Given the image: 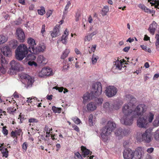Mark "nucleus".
<instances>
[{
    "label": "nucleus",
    "instance_id": "f257e3e1",
    "mask_svg": "<svg viewBox=\"0 0 159 159\" xmlns=\"http://www.w3.org/2000/svg\"><path fill=\"white\" fill-rule=\"evenodd\" d=\"M155 113L149 111L140 116L137 120V125L141 128H146L150 123H152L154 119Z\"/></svg>",
    "mask_w": 159,
    "mask_h": 159
},
{
    "label": "nucleus",
    "instance_id": "f03ea898",
    "mask_svg": "<svg viewBox=\"0 0 159 159\" xmlns=\"http://www.w3.org/2000/svg\"><path fill=\"white\" fill-rule=\"evenodd\" d=\"M116 124L112 121H109L106 126L101 130V135L103 140L106 142L108 140L109 136L111 132L115 129Z\"/></svg>",
    "mask_w": 159,
    "mask_h": 159
},
{
    "label": "nucleus",
    "instance_id": "7ed1b4c3",
    "mask_svg": "<svg viewBox=\"0 0 159 159\" xmlns=\"http://www.w3.org/2000/svg\"><path fill=\"white\" fill-rule=\"evenodd\" d=\"M136 101L135 98H132L129 102L124 105L122 109L124 116H134V109Z\"/></svg>",
    "mask_w": 159,
    "mask_h": 159
},
{
    "label": "nucleus",
    "instance_id": "20e7f679",
    "mask_svg": "<svg viewBox=\"0 0 159 159\" xmlns=\"http://www.w3.org/2000/svg\"><path fill=\"white\" fill-rule=\"evenodd\" d=\"M28 53V49L25 44L20 45L16 50V57L18 60H22Z\"/></svg>",
    "mask_w": 159,
    "mask_h": 159
},
{
    "label": "nucleus",
    "instance_id": "39448f33",
    "mask_svg": "<svg viewBox=\"0 0 159 159\" xmlns=\"http://www.w3.org/2000/svg\"><path fill=\"white\" fill-rule=\"evenodd\" d=\"M152 134L149 129H147L144 132L137 134L136 138L139 141H144L148 143L150 142L152 139Z\"/></svg>",
    "mask_w": 159,
    "mask_h": 159
},
{
    "label": "nucleus",
    "instance_id": "423d86ee",
    "mask_svg": "<svg viewBox=\"0 0 159 159\" xmlns=\"http://www.w3.org/2000/svg\"><path fill=\"white\" fill-rule=\"evenodd\" d=\"M102 85L100 82H97L92 84L91 93L93 96H99L102 93Z\"/></svg>",
    "mask_w": 159,
    "mask_h": 159
},
{
    "label": "nucleus",
    "instance_id": "0eeeda50",
    "mask_svg": "<svg viewBox=\"0 0 159 159\" xmlns=\"http://www.w3.org/2000/svg\"><path fill=\"white\" fill-rule=\"evenodd\" d=\"M147 109V107L143 104H139L136 107L135 106L134 109V116L136 118L137 116L143 115Z\"/></svg>",
    "mask_w": 159,
    "mask_h": 159
},
{
    "label": "nucleus",
    "instance_id": "6e6552de",
    "mask_svg": "<svg viewBox=\"0 0 159 159\" xmlns=\"http://www.w3.org/2000/svg\"><path fill=\"white\" fill-rule=\"evenodd\" d=\"M20 77L23 80V83H24L26 88H27L32 86L34 81L33 78L32 77L28 75L23 74L21 75Z\"/></svg>",
    "mask_w": 159,
    "mask_h": 159
},
{
    "label": "nucleus",
    "instance_id": "1a4fd4ad",
    "mask_svg": "<svg viewBox=\"0 0 159 159\" xmlns=\"http://www.w3.org/2000/svg\"><path fill=\"white\" fill-rule=\"evenodd\" d=\"M53 74L52 70L48 68H43L39 71L38 74V76L40 77H44L45 76L52 75Z\"/></svg>",
    "mask_w": 159,
    "mask_h": 159
},
{
    "label": "nucleus",
    "instance_id": "9d476101",
    "mask_svg": "<svg viewBox=\"0 0 159 159\" xmlns=\"http://www.w3.org/2000/svg\"><path fill=\"white\" fill-rule=\"evenodd\" d=\"M117 92L116 88L113 86H109L106 88L105 93L107 96L111 97L115 96Z\"/></svg>",
    "mask_w": 159,
    "mask_h": 159
},
{
    "label": "nucleus",
    "instance_id": "9b49d317",
    "mask_svg": "<svg viewBox=\"0 0 159 159\" xmlns=\"http://www.w3.org/2000/svg\"><path fill=\"white\" fill-rule=\"evenodd\" d=\"M135 117L131 116H123L120 120L121 123L126 125H130L133 123Z\"/></svg>",
    "mask_w": 159,
    "mask_h": 159
},
{
    "label": "nucleus",
    "instance_id": "f8f14e48",
    "mask_svg": "<svg viewBox=\"0 0 159 159\" xmlns=\"http://www.w3.org/2000/svg\"><path fill=\"white\" fill-rule=\"evenodd\" d=\"M16 35L17 39L20 42L23 43L24 41L25 36L24 32L22 29L18 28L16 29Z\"/></svg>",
    "mask_w": 159,
    "mask_h": 159
},
{
    "label": "nucleus",
    "instance_id": "ddd939ff",
    "mask_svg": "<svg viewBox=\"0 0 159 159\" xmlns=\"http://www.w3.org/2000/svg\"><path fill=\"white\" fill-rule=\"evenodd\" d=\"M123 156L124 159H133L134 152L130 148L125 149L123 152Z\"/></svg>",
    "mask_w": 159,
    "mask_h": 159
},
{
    "label": "nucleus",
    "instance_id": "4468645a",
    "mask_svg": "<svg viewBox=\"0 0 159 159\" xmlns=\"http://www.w3.org/2000/svg\"><path fill=\"white\" fill-rule=\"evenodd\" d=\"M61 26L60 25H56L52 31L50 32L52 38H54L60 34Z\"/></svg>",
    "mask_w": 159,
    "mask_h": 159
},
{
    "label": "nucleus",
    "instance_id": "2eb2a0df",
    "mask_svg": "<svg viewBox=\"0 0 159 159\" xmlns=\"http://www.w3.org/2000/svg\"><path fill=\"white\" fill-rule=\"evenodd\" d=\"M46 47L43 44H40L37 47H35L34 49L31 52L34 54H38L39 52H43L45 49Z\"/></svg>",
    "mask_w": 159,
    "mask_h": 159
},
{
    "label": "nucleus",
    "instance_id": "dca6fc26",
    "mask_svg": "<svg viewBox=\"0 0 159 159\" xmlns=\"http://www.w3.org/2000/svg\"><path fill=\"white\" fill-rule=\"evenodd\" d=\"M27 43L29 46V50L30 52H31L36 45L35 41L33 38H29L27 39Z\"/></svg>",
    "mask_w": 159,
    "mask_h": 159
},
{
    "label": "nucleus",
    "instance_id": "f3484780",
    "mask_svg": "<svg viewBox=\"0 0 159 159\" xmlns=\"http://www.w3.org/2000/svg\"><path fill=\"white\" fill-rule=\"evenodd\" d=\"M93 94L91 93L86 92L83 96V102L84 104L86 103L88 101L93 99Z\"/></svg>",
    "mask_w": 159,
    "mask_h": 159
},
{
    "label": "nucleus",
    "instance_id": "a211bd4d",
    "mask_svg": "<svg viewBox=\"0 0 159 159\" xmlns=\"http://www.w3.org/2000/svg\"><path fill=\"white\" fill-rule=\"evenodd\" d=\"M144 148L142 147H139L137 148L135 150V152L138 154L137 155H136L135 158L136 159H141L142 156L144 154Z\"/></svg>",
    "mask_w": 159,
    "mask_h": 159
},
{
    "label": "nucleus",
    "instance_id": "6ab92c4d",
    "mask_svg": "<svg viewBox=\"0 0 159 159\" xmlns=\"http://www.w3.org/2000/svg\"><path fill=\"white\" fill-rule=\"evenodd\" d=\"M1 51L3 55L7 57H10L11 55V52L9 47L5 46L1 48Z\"/></svg>",
    "mask_w": 159,
    "mask_h": 159
},
{
    "label": "nucleus",
    "instance_id": "aec40b11",
    "mask_svg": "<svg viewBox=\"0 0 159 159\" xmlns=\"http://www.w3.org/2000/svg\"><path fill=\"white\" fill-rule=\"evenodd\" d=\"M97 108L96 104L93 102H90L86 105L87 110L88 111H93L96 110Z\"/></svg>",
    "mask_w": 159,
    "mask_h": 159
},
{
    "label": "nucleus",
    "instance_id": "412c9836",
    "mask_svg": "<svg viewBox=\"0 0 159 159\" xmlns=\"http://www.w3.org/2000/svg\"><path fill=\"white\" fill-rule=\"evenodd\" d=\"M69 34V32L67 29H66L61 37V41L63 44H66L67 43Z\"/></svg>",
    "mask_w": 159,
    "mask_h": 159
},
{
    "label": "nucleus",
    "instance_id": "4be33fe9",
    "mask_svg": "<svg viewBox=\"0 0 159 159\" xmlns=\"http://www.w3.org/2000/svg\"><path fill=\"white\" fill-rule=\"evenodd\" d=\"M128 133V132L125 130L119 129L115 132V134L116 136L118 137L119 138H120L126 135Z\"/></svg>",
    "mask_w": 159,
    "mask_h": 159
},
{
    "label": "nucleus",
    "instance_id": "5701e85b",
    "mask_svg": "<svg viewBox=\"0 0 159 159\" xmlns=\"http://www.w3.org/2000/svg\"><path fill=\"white\" fill-rule=\"evenodd\" d=\"M157 28V23L155 21H153L152 23L150 25L149 28L148 29V30L151 34L153 35L154 34Z\"/></svg>",
    "mask_w": 159,
    "mask_h": 159
},
{
    "label": "nucleus",
    "instance_id": "b1692460",
    "mask_svg": "<svg viewBox=\"0 0 159 159\" xmlns=\"http://www.w3.org/2000/svg\"><path fill=\"white\" fill-rule=\"evenodd\" d=\"M124 62V60H121L120 61L117 60L115 62V66L116 69L121 70L123 65H124L123 63Z\"/></svg>",
    "mask_w": 159,
    "mask_h": 159
},
{
    "label": "nucleus",
    "instance_id": "393cba45",
    "mask_svg": "<svg viewBox=\"0 0 159 159\" xmlns=\"http://www.w3.org/2000/svg\"><path fill=\"white\" fill-rule=\"evenodd\" d=\"M4 145V143L1 144L0 146V150L1 152L3 157H7L8 155V152L7 149L2 146Z\"/></svg>",
    "mask_w": 159,
    "mask_h": 159
},
{
    "label": "nucleus",
    "instance_id": "a878e982",
    "mask_svg": "<svg viewBox=\"0 0 159 159\" xmlns=\"http://www.w3.org/2000/svg\"><path fill=\"white\" fill-rule=\"evenodd\" d=\"M54 135H52L50 137V138L47 137L45 139V141L46 144L47 145L48 147L52 145L53 143L52 140H54L55 139L54 138Z\"/></svg>",
    "mask_w": 159,
    "mask_h": 159
},
{
    "label": "nucleus",
    "instance_id": "bb28decb",
    "mask_svg": "<svg viewBox=\"0 0 159 159\" xmlns=\"http://www.w3.org/2000/svg\"><path fill=\"white\" fill-rule=\"evenodd\" d=\"M11 67L13 68H16L17 69L20 70V64L18 62L12 60L10 62Z\"/></svg>",
    "mask_w": 159,
    "mask_h": 159
},
{
    "label": "nucleus",
    "instance_id": "cd10ccee",
    "mask_svg": "<svg viewBox=\"0 0 159 159\" xmlns=\"http://www.w3.org/2000/svg\"><path fill=\"white\" fill-rule=\"evenodd\" d=\"M21 132L22 131L21 129L16 128L15 131H12L11 132V136L13 138H17V136L20 135Z\"/></svg>",
    "mask_w": 159,
    "mask_h": 159
},
{
    "label": "nucleus",
    "instance_id": "c85d7f7f",
    "mask_svg": "<svg viewBox=\"0 0 159 159\" xmlns=\"http://www.w3.org/2000/svg\"><path fill=\"white\" fill-rule=\"evenodd\" d=\"M44 130L46 132V137H49L51 135H52V132H51L52 130V128L48 126H46L45 127Z\"/></svg>",
    "mask_w": 159,
    "mask_h": 159
},
{
    "label": "nucleus",
    "instance_id": "c756f323",
    "mask_svg": "<svg viewBox=\"0 0 159 159\" xmlns=\"http://www.w3.org/2000/svg\"><path fill=\"white\" fill-rule=\"evenodd\" d=\"M46 59L43 55H39L37 59V62L38 64H44L46 63Z\"/></svg>",
    "mask_w": 159,
    "mask_h": 159
},
{
    "label": "nucleus",
    "instance_id": "7c9ffc66",
    "mask_svg": "<svg viewBox=\"0 0 159 159\" xmlns=\"http://www.w3.org/2000/svg\"><path fill=\"white\" fill-rule=\"evenodd\" d=\"M70 52V50L69 49H65L61 55V59H64L67 57Z\"/></svg>",
    "mask_w": 159,
    "mask_h": 159
},
{
    "label": "nucleus",
    "instance_id": "2f4dec72",
    "mask_svg": "<svg viewBox=\"0 0 159 159\" xmlns=\"http://www.w3.org/2000/svg\"><path fill=\"white\" fill-rule=\"evenodd\" d=\"M81 150L82 151V155L84 157H85L89 154V151L84 146L81 147Z\"/></svg>",
    "mask_w": 159,
    "mask_h": 159
},
{
    "label": "nucleus",
    "instance_id": "473e14b6",
    "mask_svg": "<svg viewBox=\"0 0 159 159\" xmlns=\"http://www.w3.org/2000/svg\"><path fill=\"white\" fill-rule=\"evenodd\" d=\"M95 117L92 114H90L88 117V121L90 125H93L94 122L95 121Z\"/></svg>",
    "mask_w": 159,
    "mask_h": 159
},
{
    "label": "nucleus",
    "instance_id": "72a5a7b5",
    "mask_svg": "<svg viewBox=\"0 0 159 159\" xmlns=\"http://www.w3.org/2000/svg\"><path fill=\"white\" fill-rule=\"evenodd\" d=\"M155 38L156 39L155 44L156 49L159 51V33L156 34Z\"/></svg>",
    "mask_w": 159,
    "mask_h": 159
},
{
    "label": "nucleus",
    "instance_id": "f704fd0d",
    "mask_svg": "<svg viewBox=\"0 0 159 159\" xmlns=\"http://www.w3.org/2000/svg\"><path fill=\"white\" fill-rule=\"evenodd\" d=\"M152 122V125L155 127L159 126V115H158Z\"/></svg>",
    "mask_w": 159,
    "mask_h": 159
},
{
    "label": "nucleus",
    "instance_id": "c9c22d12",
    "mask_svg": "<svg viewBox=\"0 0 159 159\" xmlns=\"http://www.w3.org/2000/svg\"><path fill=\"white\" fill-rule=\"evenodd\" d=\"M92 37L89 34H88L84 38V43H88L89 42L92 41Z\"/></svg>",
    "mask_w": 159,
    "mask_h": 159
},
{
    "label": "nucleus",
    "instance_id": "e433bc0d",
    "mask_svg": "<svg viewBox=\"0 0 159 159\" xmlns=\"http://www.w3.org/2000/svg\"><path fill=\"white\" fill-rule=\"evenodd\" d=\"M7 39V37L6 36L3 35H0V45L5 43Z\"/></svg>",
    "mask_w": 159,
    "mask_h": 159
},
{
    "label": "nucleus",
    "instance_id": "4c0bfd02",
    "mask_svg": "<svg viewBox=\"0 0 159 159\" xmlns=\"http://www.w3.org/2000/svg\"><path fill=\"white\" fill-rule=\"evenodd\" d=\"M103 108L106 111H110L112 109L111 106L108 102H106L104 104Z\"/></svg>",
    "mask_w": 159,
    "mask_h": 159
},
{
    "label": "nucleus",
    "instance_id": "58836bf2",
    "mask_svg": "<svg viewBox=\"0 0 159 159\" xmlns=\"http://www.w3.org/2000/svg\"><path fill=\"white\" fill-rule=\"evenodd\" d=\"M109 8L108 6H106L102 8V14L103 16H105L109 11Z\"/></svg>",
    "mask_w": 159,
    "mask_h": 159
},
{
    "label": "nucleus",
    "instance_id": "ea45409f",
    "mask_svg": "<svg viewBox=\"0 0 159 159\" xmlns=\"http://www.w3.org/2000/svg\"><path fill=\"white\" fill-rule=\"evenodd\" d=\"M53 89H55L57 90H58L59 92H62L63 90L64 89L63 91V93H66V92H68V90L66 88L64 89L63 87H55L53 88Z\"/></svg>",
    "mask_w": 159,
    "mask_h": 159
},
{
    "label": "nucleus",
    "instance_id": "a19ab883",
    "mask_svg": "<svg viewBox=\"0 0 159 159\" xmlns=\"http://www.w3.org/2000/svg\"><path fill=\"white\" fill-rule=\"evenodd\" d=\"M140 47L143 50L146 52H148L150 53H151L152 52L151 49L147 47L146 45H141Z\"/></svg>",
    "mask_w": 159,
    "mask_h": 159
},
{
    "label": "nucleus",
    "instance_id": "79ce46f5",
    "mask_svg": "<svg viewBox=\"0 0 159 159\" xmlns=\"http://www.w3.org/2000/svg\"><path fill=\"white\" fill-rule=\"evenodd\" d=\"M36 58V56L33 54H29L27 57L26 58L25 60L29 61L34 60Z\"/></svg>",
    "mask_w": 159,
    "mask_h": 159
},
{
    "label": "nucleus",
    "instance_id": "37998d69",
    "mask_svg": "<svg viewBox=\"0 0 159 159\" xmlns=\"http://www.w3.org/2000/svg\"><path fill=\"white\" fill-rule=\"evenodd\" d=\"M142 10L146 13L152 14V16L155 13V11L153 10H150L147 7L145 6Z\"/></svg>",
    "mask_w": 159,
    "mask_h": 159
},
{
    "label": "nucleus",
    "instance_id": "c03bdc74",
    "mask_svg": "<svg viewBox=\"0 0 159 159\" xmlns=\"http://www.w3.org/2000/svg\"><path fill=\"white\" fill-rule=\"evenodd\" d=\"M19 70L17 69L16 68H13L11 67L8 71V73L11 75H13L16 74V72Z\"/></svg>",
    "mask_w": 159,
    "mask_h": 159
},
{
    "label": "nucleus",
    "instance_id": "a18cd8bd",
    "mask_svg": "<svg viewBox=\"0 0 159 159\" xmlns=\"http://www.w3.org/2000/svg\"><path fill=\"white\" fill-rule=\"evenodd\" d=\"M98 57L94 54H93L92 58V63L93 64H95L97 62L98 59Z\"/></svg>",
    "mask_w": 159,
    "mask_h": 159
},
{
    "label": "nucleus",
    "instance_id": "49530a36",
    "mask_svg": "<svg viewBox=\"0 0 159 159\" xmlns=\"http://www.w3.org/2000/svg\"><path fill=\"white\" fill-rule=\"evenodd\" d=\"M52 109L53 112L55 113H59L61 111V108H60L56 107L55 106H53L52 107Z\"/></svg>",
    "mask_w": 159,
    "mask_h": 159
},
{
    "label": "nucleus",
    "instance_id": "de8ad7c7",
    "mask_svg": "<svg viewBox=\"0 0 159 159\" xmlns=\"http://www.w3.org/2000/svg\"><path fill=\"white\" fill-rule=\"evenodd\" d=\"M154 137L156 140H159V128L154 133Z\"/></svg>",
    "mask_w": 159,
    "mask_h": 159
},
{
    "label": "nucleus",
    "instance_id": "09e8293b",
    "mask_svg": "<svg viewBox=\"0 0 159 159\" xmlns=\"http://www.w3.org/2000/svg\"><path fill=\"white\" fill-rule=\"evenodd\" d=\"M71 5L70 2L68 1L67 2V4L66 5L65 9L63 12L64 14H66L68 11V9Z\"/></svg>",
    "mask_w": 159,
    "mask_h": 159
},
{
    "label": "nucleus",
    "instance_id": "8fccbe9b",
    "mask_svg": "<svg viewBox=\"0 0 159 159\" xmlns=\"http://www.w3.org/2000/svg\"><path fill=\"white\" fill-rule=\"evenodd\" d=\"M148 2H150L152 6L156 4L159 5V0H148Z\"/></svg>",
    "mask_w": 159,
    "mask_h": 159
},
{
    "label": "nucleus",
    "instance_id": "3c124183",
    "mask_svg": "<svg viewBox=\"0 0 159 159\" xmlns=\"http://www.w3.org/2000/svg\"><path fill=\"white\" fill-rule=\"evenodd\" d=\"M38 14L40 15H43L45 13V8L44 7H42L40 9L38 10Z\"/></svg>",
    "mask_w": 159,
    "mask_h": 159
},
{
    "label": "nucleus",
    "instance_id": "603ef678",
    "mask_svg": "<svg viewBox=\"0 0 159 159\" xmlns=\"http://www.w3.org/2000/svg\"><path fill=\"white\" fill-rule=\"evenodd\" d=\"M122 104L121 102L117 103L113 106V108L115 110H118L120 108Z\"/></svg>",
    "mask_w": 159,
    "mask_h": 159
},
{
    "label": "nucleus",
    "instance_id": "864d4df0",
    "mask_svg": "<svg viewBox=\"0 0 159 159\" xmlns=\"http://www.w3.org/2000/svg\"><path fill=\"white\" fill-rule=\"evenodd\" d=\"M5 66L2 65L0 67V75L1 74H4L6 72V68L4 67Z\"/></svg>",
    "mask_w": 159,
    "mask_h": 159
},
{
    "label": "nucleus",
    "instance_id": "5fc2aeb1",
    "mask_svg": "<svg viewBox=\"0 0 159 159\" xmlns=\"http://www.w3.org/2000/svg\"><path fill=\"white\" fill-rule=\"evenodd\" d=\"M28 143L26 142H25L22 145V148L23 152H25L27 149L28 147Z\"/></svg>",
    "mask_w": 159,
    "mask_h": 159
},
{
    "label": "nucleus",
    "instance_id": "6e6d98bb",
    "mask_svg": "<svg viewBox=\"0 0 159 159\" xmlns=\"http://www.w3.org/2000/svg\"><path fill=\"white\" fill-rule=\"evenodd\" d=\"M72 120L77 125L80 124L81 122L80 120L76 117L73 118Z\"/></svg>",
    "mask_w": 159,
    "mask_h": 159
},
{
    "label": "nucleus",
    "instance_id": "4d7b16f0",
    "mask_svg": "<svg viewBox=\"0 0 159 159\" xmlns=\"http://www.w3.org/2000/svg\"><path fill=\"white\" fill-rule=\"evenodd\" d=\"M27 98V99L26 100V102L28 103H30L33 102V100H37L36 98L34 97Z\"/></svg>",
    "mask_w": 159,
    "mask_h": 159
},
{
    "label": "nucleus",
    "instance_id": "13d9d810",
    "mask_svg": "<svg viewBox=\"0 0 159 159\" xmlns=\"http://www.w3.org/2000/svg\"><path fill=\"white\" fill-rule=\"evenodd\" d=\"M0 60L2 63V65H3L5 66V65L7 64V62L5 60V57H3L2 56L1 57Z\"/></svg>",
    "mask_w": 159,
    "mask_h": 159
},
{
    "label": "nucleus",
    "instance_id": "bf43d9fd",
    "mask_svg": "<svg viewBox=\"0 0 159 159\" xmlns=\"http://www.w3.org/2000/svg\"><path fill=\"white\" fill-rule=\"evenodd\" d=\"M13 96L15 98H20L21 99H24V98L22 97L20 94H18L16 92H15L14 93Z\"/></svg>",
    "mask_w": 159,
    "mask_h": 159
},
{
    "label": "nucleus",
    "instance_id": "052dcab7",
    "mask_svg": "<svg viewBox=\"0 0 159 159\" xmlns=\"http://www.w3.org/2000/svg\"><path fill=\"white\" fill-rule=\"evenodd\" d=\"M25 119L24 116L22 115L21 113H20L19 115V117L18 118V120H20V123H22L23 121Z\"/></svg>",
    "mask_w": 159,
    "mask_h": 159
},
{
    "label": "nucleus",
    "instance_id": "680f3d73",
    "mask_svg": "<svg viewBox=\"0 0 159 159\" xmlns=\"http://www.w3.org/2000/svg\"><path fill=\"white\" fill-rule=\"evenodd\" d=\"M96 103L98 105H101L103 102V99L102 98H98L96 100Z\"/></svg>",
    "mask_w": 159,
    "mask_h": 159
},
{
    "label": "nucleus",
    "instance_id": "e2e57ef3",
    "mask_svg": "<svg viewBox=\"0 0 159 159\" xmlns=\"http://www.w3.org/2000/svg\"><path fill=\"white\" fill-rule=\"evenodd\" d=\"M28 63L29 66H34L35 67H36L37 66V63L34 61H29Z\"/></svg>",
    "mask_w": 159,
    "mask_h": 159
},
{
    "label": "nucleus",
    "instance_id": "0e129e2a",
    "mask_svg": "<svg viewBox=\"0 0 159 159\" xmlns=\"http://www.w3.org/2000/svg\"><path fill=\"white\" fill-rule=\"evenodd\" d=\"M75 157L79 159H81L82 158L81 155L78 152H76L75 153Z\"/></svg>",
    "mask_w": 159,
    "mask_h": 159
},
{
    "label": "nucleus",
    "instance_id": "69168bd1",
    "mask_svg": "<svg viewBox=\"0 0 159 159\" xmlns=\"http://www.w3.org/2000/svg\"><path fill=\"white\" fill-rule=\"evenodd\" d=\"M72 127L73 129L77 132H79L80 131V129L76 125H72Z\"/></svg>",
    "mask_w": 159,
    "mask_h": 159
},
{
    "label": "nucleus",
    "instance_id": "338daca9",
    "mask_svg": "<svg viewBox=\"0 0 159 159\" xmlns=\"http://www.w3.org/2000/svg\"><path fill=\"white\" fill-rule=\"evenodd\" d=\"M29 122L30 123L37 122H38V121L36 119L33 118L29 119Z\"/></svg>",
    "mask_w": 159,
    "mask_h": 159
},
{
    "label": "nucleus",
    "instance_id": "774afa93",
    "mask_svg": "<svg viewBox=\"0 0 159 159\" xmlns=\"http://www.w3.org/2000/svg\"><path fill=\"white\" fill-rule=\"evenodd\" d=\"M142 67H141V68H139L138 70H137L136 71L134 72V73H136L138 75L139 74L141 73V70L142 69Z\"/></svg>",
    "mask_w": 159,
    "mask_h": 159
}]
</instances>
